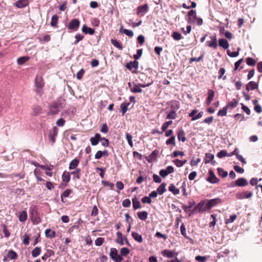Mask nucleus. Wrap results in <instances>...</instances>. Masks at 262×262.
I'll use <instances>...</instances> for the list:
<instances>
[{
	"label": "nucleus",
	"mask_w": 262,
	"mask_h": 262,
	"mask_svg": "<svg viewBox=\"0 0 262 262\" xmlns=\"http://www.w3.org/2000/svg\"><path fill=\"white\" fill-rule=\"evenodd\" d=\"M152 83V81L146 84L140 83L139 85H136L133 89H131L130 91L134 93H141L142 92V90L141 89V88L149 86Z\"/></svg>",
	"instance_id": "39448f33"
},
{
	"label": "nucleus",
	"mask_w": 262,
	"mask_h": 262,
	"mask_svg": "<svg viewBox=\"0 0 262 262\" xmlns=\"http://www.w3.org/2000/svg\"><path fill=\"white\" fill-rule=\"evenodd\" d=\"M166 186V183H162L157 188V192L160 195H162V194H163L166 191V188H165Z\"/></svg>",
	"instance_id": "cd10ccee"
},
{
	"label": "nucleus",
	"mask_w": 262,
	"mask_h": 262,
	"mask_svg": "<svg viewBox=\"0 0 262 262\" xmlns=\"http://www.w3.org/2000/svg\"><path fill=\"white\" fill-rule=\"evenodd\" d=\"M185 134L183 129H181L179 130L178 133V139L179 141H182L183 142H184L186 140V138L185 137Z\"/></svg>",
	"instance_id": "5701e85b"
},
{
	"label": "nucleus",
	"mask_w": 262,
	"mask_h": 262,
	"mask_svg": "<svg viewBox=\"0 0 262 262\" xmlns=\"http://www.w3.org/2000/svg\"><path fill=\"white\" fill-rule=\"evenodd\" d=\"M225 73V69L223 68H220L219 72V76L218 77V78L221 79L222 78L223 80L226 79V76H224L223 77V76L224 75Z\"/></svg>",
	"instance_id": "8fccbe9b"
},
{
	"label": "nucleus",
	"mask_w": 262,
	"mask_h": 262,
	"mask_svg": "<svg viewBox=\"0 0 262 262\" xmlns=\"http://www.w3.org/2000/svg\"><path fill=\"white\" fill-rule=\"evenodd\" d=\"M162 254L163 256H166L168 258H172L178 255V253L174 252L172 250H164L162 251Z\"/></svg>",
	"instance_id": "ddd939ff"
},
{
	"label": "nucleus",
	"mask_w": 262,
	"mask_h": 262,
	"mask_svg": "<svg viewBox=\"0 0 262 262\" xmlns=\"http://www.w3.org/2000/svg\"><path fill=\"white\" fill-rule=\"evenodd\" d=\"M228 108L226 106L223 107L222 110H220L218 113L217 115L220 116H225L227 115Z\"/></svg>",
	"instance_id": "09e8293b"
},
{
	"label": "nucleus",
	"mask_w": 262,
	"mask_h": 262,
	"mask_svg": "<svg viewBox=\"0 0 262 262\" xmlns=\"http://www.w3.org/2000/svg\"><path fill=\"white\" fill-rule=\"evenodd\" d=\"M138 67L139 62L136 60L133 61L129 62L126 65V68L130 71L132 70L133 68H134L135 70H137L138 68Z\"/></svg>",
	"instance_id": "f3484780"
},
{
	"label": "nucleus",
	"mask_w": 262,
	"mask_h": 262,
	"mask_svg": "<svg viewBox=\"0 0 262 262\" xmlns=\"http://www.w3.org/2000/svg\"><path fill=\"white\" fill-rule=\"evenodd\" d=\"M209 177L207 178L206 180L211 184L217 183L219 182V179L217 178L212 170H209Z\"/></svg>",
	"instance_id": "0eeeda50"
},
{
	"label": "nucleus",
	"mask_w": 262,
	"mask_h": 262,
	"mask_svg": "<svg viewBox=\"0 0 262 262\" xmlns=\"http://www.w3.org/2000/svg\"><path fill=\"white\" fill-rule=\"evenodd\" d=\"M125 138L127 140L129 145L131 147H133V142L132 141V138H133L132 136L130 134H129V133H127L125 134Z\"/></svg>",
	"instance_id": "49530a36"
},
{
	"label": "nucleus",
	"mask_w": 262,
	"mask_h": 262,
	"mask_svg": "<svg viewBox=\"0 0 262 262\" xmlns=\"http://www.w3.org/2000/svg\"><path fill=\"white\" fill-rule=\"evenodd\" d=\"M82 31L85 34H89L90 35H93L95 33L94 29L88 27L85 25H84L82 26Z\"/></svg>",
	"instance_id": "412c9836"
},
{
	"label": "nucleus",
	"mask_w": 262,
	"mask_h": 262,
	"mask_svg": "<svg viewBox=\"0 0 262 262\" xmlns=\"http://www.w3.org/2000/svg\"><path fill=\"white\" fill-rule=\"evenodd\" d=\"M172 121H168L164 123L161 128L162 132L166 131L167 128L168 127V126L172 124Z\"/></svg>",
	"instance_id": "603ef678"
},
{
	"label": "nucleus",
	"mask_w": 262,
	"mask_h": 262,
	"mask_svg": "<svg viewBox=\"0 0 262 262\" xmlns=\"http://www.w3.org/2000/svg\"><path fill=\"white\" fill-rule=\"evenodd\" d=\"M148 6L147 4H145L143 5H141L137 8V15L142 16L147 12Z\"/></svg>",
	"instance_id": "9b49d317"
},
{
	"label": "nucleus",
	"mask_w": 262,
	"mask_h": 262,
	"mask_svg": "<svg viewBox=\"0 0 262 262\" xmlns=\"http://www.w3.org/2000/svg\"><path fill=\"white\" fill-rule=\"evenodd\" d=\"M79 25L80 21L78 19H73L69 22L68 28L69 30H77L79 28Z\"/></svg>",
	"instance_id": "1a4fd4ad"
},
{
	"label": "nucleus",
	"mask_w": 262,
	"mask_h": 262,
	"mask_svg": "<svg viewBox=\"0 0 262 262\" xmlns=\"http://www.w3.org/2000/svg\"><path fill=\"white\" fill-rule=\"evenodd\" d=\"M58 128L55 126L53 127V130H51L49 134V139L50 142L53 144L56 140V137L57 135Z\"/></svg>",
	"instance_id": "6e6552de"
},
{
	"label": "nucleus",
	"mask_w": 262,
	"mask_h": 262,
	"mask_svg": "<svg viewBox=\"0 0 262 262\" xmlns=\"http://www.w3.org/2000/svg\"><path fill=\"white\" fill-rule=\"evenodd\" d=\"M172 37L176 40H179L182 38L181 34L178 32H173L172 34Z\"/></svg>",
	"instance_id": "864d4df0"
},
{
	"label": "nucleus",
	"mask_w": 262,
	"mask_h": 262,
	"mask_svg": "<svg viewBox=\"0 0 262 262\" xmlns=\"http://www.w3.org/2000/svg\"><path fill=\"white\" fill-rule=\"evenodd\" d=\"M132 235L135 241H137L139 243L142 242L143 238L141 235L139 234V233L136 232H133L132 233Z\"/></svg>",
	"instance_id": "bb28decb"
},
{
	"label": "nucleus",
	"mask_w": 262,
	"mask_h": 262,
	"mask_svg": "<svg viewBox=\"0 0 262 262\" xmlns=\"http://www.w3.org/2000/svg\"><path fill=\"white\" fill-rule=\"evenodd\" d=\"M177 116V113L175 111H171L167 115L166 119H174Z\"/></svg>",
	"instance_id": "a19ab883"
},
{
	"label": "nucleus",
	"mask_w": 262,
	"mask_h": 262,
	"mask_svg": "<svg viewBox=\"0 0 262 262\" xmlns=\"http://www.w3.org/2000/svg\"><path fill=\"white\" fill-rule=\"evenodd\" d=\"M79 163V161L78 159H74L70 162L69 165V169H73L76 168V167L78 166Z\"/></svg>",
	"instance_id": "2f4dec72"
},
{
	"label": "nucleus",
	"mask_w": 262,
	"mask_h": 262,
	"mask_svg": "<svg viewBox=\"0 0 262 262\" xmlns=\"http://www.w3.org/2000/svg\"><path fill=\"white\" fill-rule=\"evenodd\" d=\"M235 185L239 187H243L247 186L248 182L247 180L244 178H241L235 181Z\"/></svg>",
	"instance_id": "dca6fc26"
},
{
	"label": "nucleus",
	"mask_w": 262,
	"mask_h": 262,
	"mask_svg": "<svg viewBox=\"0 0 262 262\" xmlns=\"http://www.w3.org/2000/svg\"><path fill=\"white\" fill-rule=\"evenodd\" d=\"M207 94H208V97H207V100L206 101V104L207 105H209L213 99L215 94H214V92L213 90H209L208 91Z\"/></svg>",
	"instance_id": "a211bd4d"
},
{
	"label": "nucleus",
	"mask_w": 262,
	"mask_h": 262,
	"mask_svg": "<svg viewBox=\"0 0 262 262\" xmlns=\"http://www.w3.org/2000/svg\"><path fill=\"white\" fill-rule=\"evenodd\" d=\"M206 202L207 200L201 201L196 206H195L193 211L198 209L199 212H203L207 210H209L207 206Z\"/></svg>",
	"instance_id": "7ed1b4c3"
},
{
	"label": "nucleus",
	"mask_w": 262,
	"mask_h": 262,
	"mask_svg": "<svg viewBox=\"0 0 262 262\" xmlns=\"http://www.w3.org/2000/svg\"><path fill=\"white\" fill-rule=\"evenodd\" d=\"M258 84L254 81H250L246 85V90L248 91L250 90H253L255 89H257Z\"/></svg>",
	"instance_id": "aec40b11"
},
{
	"label": "nucleus",
	"mask_w": 262,
	"mask_h": 262,
	"mask_svg": "<svg viewBox=\"0 0 262 262\" xmlns=\"http://www.w3.org/2000/svg\"><path fill=\"white\" fill-rule=\"evenodd\" d=\"M58 17L56 14H55L52 16L51 21V25L52 27L55 26L56 25L58 21Z\"/></svg>",
	"instance_id": "de8ad7c7"
},
{
	"label": "nucleus",
	"mask_w": 262,
	"mask_h": 262,
	"mask_svg": "<svg viewBox=\"0 0 262 262\" xmlns=\"http://www.w3.org/2000/svg\"><path fill=\"white\" fill-rule=\"evenodd\" d=\"M104 241V239L103 238L98 237L96 239V241L95 242V245L97 246H100L103 244Z\"/></svg>",
	"instance_id": "052dcab7"
},
{
	"label": "nucleus",
	"mask_w": 262,
	"mask_h": 262,
	"mask_svg": "<svg viewBox=\"0 0 262 262\" xmlns=\"http://www.w3.org/2000/svg\"><path fill=\"white\" fill-rule=\"evenodd\" d=\"M45 234L47 237L52 238L55 236V232L52 231L50 229H48L45 231Z\"/></svg>",
	"instance_id": "f704fd0d"
},
{
	"label": "nucleus",
	"mask_w": 262,
	"mask_h": 262,
	"mask_svg": "<svg viewBox=\"0 0 262 262\" xmlns=\"http://www.w3.org/2000/svg\"><path fill=\"white\" fill-rule=\"evenodd\" d=\"M29 59V57L28 56H23L18 58L17 59V62L19 65H22L25 63L26 62L28 61Z\"/></svg>",
	"instance_id": "c9c22d12"
},
{
	"label": "nucleus",
	"mask_w": 262,
	"mask_h": 262,
	"mask_svg": "<svg viewBox=\"0 0 262 262\" xmlns=\"http://www.w3.org/2000/svg\"><path fill=\"white\" fill-rule=\"evenodd\" d=\"M131 202L129 199H126L123 201L122 206L124 207H129L130 206Z\"/></svg>",
	"instance_id": "69168bd1"
},
{
	"label": "nucleus",
	"mask_w": 262,
	"mask_h": 262,
	"mask_svg": "<svg viewBox=\"0 0 262 262\" xmlns=\"http://www.w3.org/2000/svg\"><path fill=\"white\" fill-rule=\"evenodd\" d=\"M138 217L142 221H145L148 216V212L146 211L139 212L137 213Z\"/></svg>",
	"instance_id": "c85d7f7f"
},
{
	"label": "nucleus",
	"mask_w": 262,
	"mask_h": 262,
	"mask_svg": "<svg viewBox=\"0 0 262 262\" xmlns=\"http://www.w3.org/2000/svg\"><path fill=\"white\" fill-rule=\"evenodd\" d=\"M80 171H81L80 169L77 168L75 170L72 171L71 172V174L75 175L76 176V179H79L80 178Z\"/></svg>",
	"instance_id": "e2e57ef3"
},
{
	"label": "nucleus",
	"mask_w": 262,
	"mask_h": 262,
	"mask_svg": "<svg viewBox=\"0 0 262 262\" xmlns=\"http://www.w3.org/2000/svg\"><path fill=\"white\" fill-rule=\"evenodd\" d=\"M227 156V152L225 150H221L217 153V156L219 158H222Z\"/></svg>",
	"instance_id": "774afa93"
},
{
	"label": "nucleus",
	"mask_w": 262,
	"mask_h": 262,
	"mask_svg": "<svg viewBox=\"0 0 262 262\" xmlns=\"http://www.w3.org/2000/svg\"><path fill=\"white\" fill-rule=\"evenodd\" d=\"M237 217V216L235 214H232L231 215L229 219H227L226 221H225V223L226 224H229V223H233L235 220V219H236Z\"/></svg>",
	"instance_id": "13d9d810"
},
{
	"label": "nucleus",
	"mask_w": 262,
	"mask_h": 262,
	"mask_svg": "<svg viewBox=\"0 0 262 262\" xmlns=\"http://www.w3.org/2000/svg\"><path fill=\"white\" fill-rule=\"evenodd\" d=\"M71 192V190L68 189L66 190L61 195V201L63 202V197H68L69 196L70 193Z\"/></svg>",
	"instance_id": "bf43d9fd"
},
{
	"label": "nucleus",
	"mask_w": 262,
	"mask_h": 262,
	"mask_svg": "<svg viewBox=\"0 0 262 262\" xmlns=\"http://www.w3.org/2000/svg\"><path fill=\"white\" fill-rule=\"evenodd\" d=\"M219 45L224 49H227L229 46L228 41L224 38H222L219 40Z\"/></svg>",
	"instance_id": "4be33fe9"
},
{
	"label": "nucleus",
	"mask_w": 262,
	"mask_h": 262,
	"mask_svg": "<svg viewBox=\"0 0 262 262\" xmlns=\"http://www.w3.org/2000/svg\"><path fill=\"white\" fill-rule=\"evenodd\" d=\"M18 219L20 222H24L27 219V213L26 211H22L19 212Z\"/></svg>",
	"instance_id": "b1692460"
},
{
	"label": "nucleus",
	"mask_w": 262,
	"mask_h": 262,
	"mask_svg": "<svg viewBox=\"0 0 262 262\" xmlns=\"http://www.w3.org/2000/svg\"><path fill=\"white\" fill-rule=\"evenodd\" d=\"M166 144L167 145L171 144L173 146H174L176 145L175 137L173 136L170 137L167 140Z\"/></svg>",
	"instance_id": "3c124183"
},
{
	"label": "nucleus",
	"mask_w": 262,
	"mask_h": 262,
	"mask_svg": "<svg viewBox=\"0 0 262 262\" xmlns=\"http://www.w3.org/2000/svg\"><path fill=\"white\" fill-rule=\"evenodd\" d=\"M168 190L171 192L173 194L177 195L180 193V190L178 188H177L173 184H171L169 187Z\"/></svg>",
	"instance_id": "393cba45"
},
{
	"label": "nucleus",
	"mask_w": 262,
	"mask_h": 262,
	"mask_svg": "<svg viewBox=\"0 0 262 262\" xmlns=\"http://www.w3.org/2000/svg\"><path fill=\"white\" fill-rule=\"evenodd\" d=\"M214 158V155L211 153H206L204 159L205 163H209Z\"/></svg>",
	"instance_id": "473e14b6"
},
{
	"label": "nucleus",
	"mask_w": 262,
	"mask_h": 262,
	"mask_svg": "<svg viewBox=\"0 0 262 262\" xmlns=\"http://www.w3.org/2000/svg\"><path fill=\"white\" fill-rule=\"evenodd\" d=\"M117 239L116 242L119 245L122 246L124 245L123 238H122V234L120 232H117Z\"/></svg>",
	"instance_id": "4c0bfd02"
},
{
	"label": "nucleus",
	"mask_w": 262,
	"mask_h": 262,
	"mask_svg": "<svg viewBox=\"0 0 262 262\" xmlns=\"http://www.w3.org/2000/svg\"><path fill=\"white\" fill-rule=\"evenodd\" d=\"M35 85L36 87L35 92L38 95L41 96L42 93V88L43 87V80L41 77L36 76L35 79Z\"/></svg>",
	"instance_id": "f257e3e1"
},
{
	"label": "nucleus",
	"mask_w": 262,
	"mask_h": 262,
	"mask_svg": "<svg viewBox=\"0 0 262 262\" xmlns=\"http://www.w3.org/2000/svg\"><path fill=\"white\" fill-rule=\"evenodd\" d=\"M17 253L12 250H10L7 253V257L10 259H15L17 257Z\"/></svg>",
	"instance_id": "c756f323"
},
{
	"label": "nucleus",
	"mask_w": 262,
	"mask_h": 262,
	"mask_svg": "<svg viewBox=\"0 0 262 262\" xmlns=\"http://www.w3.org/2000/svg\"><path fill=\"white\" fill-rule=\"evenodd\" d=\"M187 16L188 23L190 24H194L195 21V19H196L195 10H191L190 11H189L188 13Z\"/></svg>",
	"instance_id": "423d86ee"
},
{
	"label": "nucleus",
	"mask_w": 262,
	"mask_h": 262,
	"mask_svg": "<svg viewBox=\"0 0 262 262\" xmlns=\"http://www.w3.org/2000/svg\"><path fill=\"white\" fill-rule=\"evenodd\" d=\"M29 239L30 236L28 234H25V235L23 236V243L26 245H29Z\"/></svg>",
	"instance_id": "338daca9"
},
{
	"label": "nucleus",
	"mask_w": 262,
	"mask_h": 262,
	"mask_svg": "<svg viewBox=\"0 0 262 262\" xmlns=\"http://www.w3.org/2000/svg\"><path fill=\"white\" fill-rule=\"evenodd\" d=\"M101 139V135L98 133H96L94 137H91L90 138V141H91V144L93 146H95V145H97Z\"/></svg>",
	"instance_id": "4468645a"
},
{
	"label": "nucleus",
	"mask_w": 262,
	"mask_h": 262,
	"mask_svg": "<svg viewBox=\"0 0 262 262\" xmlns=\"http://www.w3.org/2000/svg\"><path fill=\"white\" fill-rule=\"evenodd\" d=\"M195 204V202L194 201H191L189 202V205L186 206V205H184L182 206L183 209L185 212L189 211V209L191 208L193 205Z\"/></svg>",
	"instance_id": "37998d69"
},
{
	"label": "nucleus",
	"mask_w": 262,
	"mask_h": 262,
	"mask_svg": "<svg viewBox=\"0 0 262 262\" xmlns=\"http://www.w3.org/2000/svg\"><path fill=\"white\" fill-rule=\"evenodd\" d=\"M111 43L117 48L121 50L123 49L122 45L121 43L118 41L116 39H111Z\"/></svg>",
	"instance_id": "ea45409f"
},
{
	"label": "nucleus",
	"mask_w": 262,
	"mask_h": 262,
	"mask_svg": "<svg viewBox=\"0 0 262 262\" xmlns=\"http://www.w3.org/2000/svg\"><path fill=\"white\" fill-rule=\"evenodd\" d=\"M40 252H41V248L40 247H37L35 248L32 250V251L31 252L32 256L33 257H36L40 254Z\"/></svg>",
	"instance_id": "58836bf2"
},
{
	"label": "nucleus",
	"mask_w": 262,
	"mask_h": 262,
	"mask_svg": "<svg viewBox=\"0 0 262 262\" xmlns=\"http://www.w3.org/2000/svg\"><path fill=\"white\" fill-rule=\"evenodd\" d=\"M62 180L67 183L69 182L70 180V174L69 172L64 171L62 176Z\"/></svg>",
	"instance_id": "79ce46f5"
},
{
	"label": "nucleus",
	"mask_w": 262,
	"mask_h": 262,
	"mask_svg": "<svg viewBox=\"0 0 262 262\" xmlns=\"http://www.w3.org/2000/svg\"><path fill=\"white\" fill-rule=\"evenodd\" d=\"M142 52H143V50L142 49H138L137 50V54H135L134 55V59L136 60L138 59H139V58L141 56L142 54Z\"/></svg>",
	"instance_id": "680f3d73"
},
{
	"label": "nucleus",
	"mask_w": 262,
	"mask_h": 262,
	"mask_svg": "<svg viewBox=\"0 0 262 262\" xmlns=\"http://www.w3.org/2000/svg\"><path fill=\"white\" fill-rule=\"evenodd\" d=\"M219 174L222 177V178H225L228 176V172L226 171H225L222 168H218L217 169Z\"/></svg>",
	"instance_id": "c03bdc74"
},
{
	"label": "nucleus",
	"mask_w": 262,
	"mask_h": 262,
	"mask_svg": "<svg viewBox=\"0 0 262 262\" xmlns=\"http://www.w3.org/2000/svg\"><path fill=\"white\" fill-rule=\"evenodd\" d=\"M27 5V0H19L15 4L16 6L19 8H23L26 7Z\"/></svg>",
	"instance_id": "a878e982"
},
{
	"label": "nucleus",
	"mask_w": 262,
	"mask_h": 262,
	"mask_svg": "<svg viewBox=\"0 0 262 262\" xmlns=\"http://www.w3.org/2000/svg\"><path fill=\"white\" fill-rule=\"evenodd\" d=\"M246 62L248 66H253L256 63V61L251 57H248L246 59Z\"/></svg>",
	"instance_id": "5fc2aeb1"
},
{
	"label": "nucleus",
	"mask_w": 262,
	"mask_h": 262,
	"mask_svg": "<svg viewBox=\"0 0 262 262\" xmlns=\"http://www.w3.org/2000/svg\"><path fill=\"white\" fill-rule=\"evenodd\" d=\"M130 103L129 102H123L120 105L121 108L122 115H123L128 110V106L129 105Z\"/></svg>",
	"instance_id": "72a5a7b5"
},
{
	"label": "nucleus",
	"mask_w": 262,
	"mask_h": 262,
	"mask_svg": "<svg viewBox=\"0 0 262 262\" xmlns=\"http://www.w3.org/2000/svg\"><path fill=\"white\" fill-rule=\"evenodd\" d=\"M197 111L196 110H194L189 114V116L192 117L191 120L194 121L202 117L203 115V112H201L199 113L197 115H195Z\"/></svg>",
	"instance_id": "2eb2a0df"
},
{
	"label": "nucleus",
	"mask_w": 262,
	"mask_h": 262,
	"mask_svg": "<svg viewBox=\"0 0 262 262\" xmlns=\"http://www.w3.org/2000/svg\"><path fill=\"white\" fill-rule=\"evenodd\" d=\"M211 40L206 41V45L213 48V49H216L217 47V40L215 35H213L210 37Z\"/></svg>",
	"instance_id": "f8f14e48"
},
{
	"label": "nucleus",
	"mask_w": 262,
	"mask_h": 262,
	"mask_svg": "<svg viewBox=\"0 0 262 262\" xmlns=\"http://www.w3.org/2000/svg\"><path fill=\"white\" fill-rule=\"evenodd\" d=\"M110 256L115 262H121L123 260L122 257L118 254L117 250L115 248L110 249Z\"/></svg>",
	"instance_id": "f03ea898"
},
{
	"label": "nucleus",
	"mask_w": 262,
	"mask_h": 262,
	"mask_svg": "<svg viewBox=\"0 0 262 262\" xmlns=\"http://www.w3.org/2000/svg\"><path fill=\"white\" fill-rule=\"evenodd\" d=\"M237 104L238 101L234 99L231 102H229L226 106L228 108L229 107L235 108L237 106Z\"/></svg>",
	"instance_id": "a18cd8bd"
},
{
	"label": "nucleus",
	"mask_w": 262,
	"mask_h": 262,
	"mask_svg": "<svg viewBox=\"0 0 262 262\" xmlns=\"http://www.w3.org/2000/svg\"><path fill=\"white\" fill-rule=\"evenodd\" d=\"M132 201L134 209H140L141 208V204L140 202L138 200L137 198H133Z\"/></svg>",
	"instance_id": "7c9ffc66"
},
{
	"label": "nucleus",
	"mask_w": 262,
	"mask_h": 262,
	"mask_svg": "<svg viewBox=\"0 0 262 262\" xmlns=\"http://www.w3.org/2000/svg\"><path fill=\"white\" fill-rule=\"evenodd\" d=\"M59 112V105L57 103L53 104L50 108L49 114L51 115H55L58 113Z\"/></svg>",
	"instance_id": "6ab92c4d"
},
{
	"label": "nucleus",
	"mask_w": 262,
	"mask_h": 262,
	"mask_svg": "<svg viewBox=\"0 0 262 262\" xmlns=\"http://www.w3.org/2000/svg\"><path fill=\"white\" fill-rule=\"evenodd\" d=\"M33 115L37 116L41 113V108L40 106L37 105L33 106Z\"/></svg>",
	"instance_id": "e433bc0d"
},
{
	"label": "nucleus",
	"mask_w": 262,
	"mask_h": 262,
	"mask_svg": "<svg viewBox=\"0 0 262 262\" xmlns=\"http://www.w3.org/2000/svg\"><path fill=\"white\" fill-rule=\"evenodd\" d=\"M180 231H181V233L182 235H183L186 238H188V237L186 235V229H185V225H184V224H182L181 225Z\"/></svg>",
	"instance_id": "0e129e2a"
},
{
	"label": "nucleus",
	"mask_w": 262,
	"mask_h": 262,
	"mask_svg": "<svg viewBox=\"0 0 262 262\" xmlns=\"http://www.w3.org/2000/svg\"><path fill=\"white\" fill-rule=\"evenodd\" d=\"M207 206L209 210L211 209L213 207L222 203V200L219 198L207 200Z\"/></svg>",
	"instance_id": "20e7f679"
},
{
	"label": "nucleus",
	"mask_w": 262,
	"mask_h": 262,
	"mask_svg": "<svg viewBox=\"0 0 262 262\" xmlns=\"http://www.w3.org/2000/svg\"><path fill=\"white\" fill-rule=\"evenodd\" d=\"M129 253V250L127 248H122L121 249L120 253L121 256H126Z\"/></svg>",
	"instance_id": "4d7b16f0"
},
{
	"label": "nucleus",
	"mask_w": 262,
	"mask_h": 262,
	"mask_svg": "<svg viewBox=\"0 0 262 262\" xmlns=\"http://www.w3.org/2000/svg\"><path fill=\"white\" fill-rule=\"evenodd\" d=\"M253 195V192L251 191L247 192L245 191L243 192L237 193L236 195V197L238 200H243L244 199H249L252 197Z\"/></svg>",
	"instance_id": "9d476101"
},
{
	"label": "nucleus",
	"mask_w": 262,
	"mask_h": 262,
	"mask_svg": "<svg viewBox=\"0 0 262 262\" xmlns=\"http://www.w3.org/2000/svg\"><path fill=\"white\" fill-rule=\"evenodd\" d=\"M100 141L101 143V145L104 147H108L109 145V141L107 139L105 138H102L100 140Z\"/></svg>",
	"instance_id": "6e6d98bb"
}]
</instances>
